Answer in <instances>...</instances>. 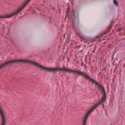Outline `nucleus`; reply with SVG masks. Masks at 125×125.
Listing matches in <instances>:
<instances>
[{"label":"nucleus","mask_w":125,"mask_h":125,"mask_svg":"<svg viewBox=\"0 0 125 125\" xmlns=\"http://www.w3.org/2000/svg\"><path fill=\"white\" fill-rule=\"evenodd\" d=\"M26 62L28 63H30L36 66L37 67H39L42 70H45L49 72H56L59 71H64L69 73H77L80 75L84 76L85 78L88 76L85 73L84 74L80 70H79L78 71H77L71 69H70L69 68L67 69L65 67L64 68H59L58 67H57L56 68H47L44 67L42 65H40L36 62L30 61L24 59L13 60L9 61L7 62H5L4 63L0 66V70L2 68L4 67L5 66L8 65L12 64L13 63L16 62Z\"/></svg>","instance_id":"1"},{"label":"nucleus","mask_w":125,"mask_h":125,"mask_svg":"<svg viewBox=\"0 0 125 125\" xmlns=\"http://www.w3.org/2000/svg\"><path fill=\"white\" fill-rule=\"evenodd\" d=\"M85 78H87V79H89L93 83H95L96 85H98V87L100 88L101 89L103 95L101 98V100L100 101H99L97 103H96V105H95V106L93 107L92 108H91V109L88 111V112L86 113L83 120V125H86L87 119L88 117L89 114L94 110L96 108L98 107L99 105L101 104L102 103L104 102L106 100V94L104 87L102 86V85H100L96 81L91 78L88 76Z\"/></svg>","instance_id":"2"},{"label":"nucleus","mask_w":125,"mask_h":125,"mask_svg":"<svg viewBox=\"0 0 125 125\" xmlns=\"http://www.w3.org/2000/svg\"><path fill=\"white\" fill-rule=\"evenodd\" d=\"M31 0H27L25 2L24 4H23V6L21 7V8L17 10L16 11H15L14 12L11 14H10L6 16H0V18H9L11 17H12L14 16V15L18 13L19 12H20L21 10H22L27 4Z\"/></svg>","instance_id":"3"},{"label":"nucleus","mask_w":125,"mask_h":125,"mask_svg":"<svg viewBox=\"0 0 125 125\" xmlns=\"http://www.w3.org/2000/svg\"><path fill=\"white\" fill-rule=\"evenodd\" d=\"M115 21L114 20L112 21H111V23H110V25H109L108 27V28L106 30L107 32H105L104 34H105L107 33L108 32H109L112 29V24L113 23H114L115 22Z\"/></svg>","instance_id":"4"},{"label":"nucleus","mask_w":125,"mask_h":125,"mask_svg":"<svg viewBox=\"0 0 125 125\" xmlns=\"http://www.w3.org/2000/svg\"><path fill=\"white\" fill-rule=\"evenodd\" d=\"M74 19L75 17L78 18V12L76 10H74Z\"/></svg>","instance_id":"5"},{"label":"nucleus","mask_w":125,"mask_h":125,"mask_svg":"<svg viewBox=\"0 0 125 125\" xmlns=\"http://www.w3.org/2000/svg\"><path fill=\"white\" fill-rule=\"evenodd\" d=\"M113 2L115 4L116 6H118V3L116 0H114Z\"/></svg>","instance_id":"6"},{"label":"nucleus","mask_w":125,"mask_h":125,"mask_svg":"<svg viewBox=\"0 0 125 125\" xmlns=\"http://www.w3.org/2000/svg\"><path fill=\"white\" fill-rule=\"evenodd\" d=\"M72 22L73 23V28H74V21H73V19L72 21Z\"/></svg>","instance_id":"7"},{"label":"nucleus","mask_w":125,"mask_h":125,"mask_svg":"<svg viewBox=\"0 0 125 125\" xmlns=\"http://www.w3.org/2000/svg\"><path fill=\"white\" fill-rule=\"evenodd\" d=\"M101 36H97L96 37L97 39H99L100 38Z\"/></svg>","instance_id":"8"},{"label":"nucleus","mask_w":125,"mask_h":125,"mask_svg":"<svg viewBox=\"0 0 125 125\" xmlns=\"http://www.w3.org/2000/svg\"><path fill=\"white\" fill-rule=\"evenodd\" d=\"M122 29V28H118V29L117 30V31H120Z\"/></svg>","instance_id":"9"},{"label":"nucleus","mask_w":125,"mask_h":125,"mask_svg":"<svg viewBox=\"0 0 125 125\" xmlns=\"http://www.w3.org/2000/svg\"><path fill=\"white\" fill-rule=\"evenodd\" d=\"M81 38V39H83V40H85V39L83 38V36H81L80 37Z\"/></svg>","instance_id":"10"},{"label":"nucleus","mask_w":125,"mask_h":125,"mask_svg":"<svg viewBox=\"0 0 125 125\" xmlns=\"http://www.w3.org/2000/svg\"><path fill=\"white\" fill-rule=\"evenodd\" d=\"M102 107H103V108H104V104H103L102 105Z\"/></svg>","instance_id":"11"},{"label":"nucleus","mask_w":125,"mask_h":125,"mask_svg":"<svg viewBox=\"0 0 125 125\" xmlns=\"http://www.w3.org/2000/svg\"><path fill=\"white\" fill-rule=\"evenodd\" d=\"M81 46H78L77 47V48H80L81 47Z\"/></svg>","instance_id":"12"},{"label":"nucleus","mask_w":125,"mask_h":125,"mask_svg":"<svg viewBox=\"0 0 125 125\" xmlns=\"http://www.w3.org/2000/svg\"><path fill=\"white\" fill-rule=\"evenodd\" d=\"M119 35H122V33H120L119 34Z\"/></svg>","instance_id":"13"},{"label":"nucleus","mask_w":125,"mask_h":125,"mask_svg":"<svg viewBox=\"0 0 125 125\" xmlns=\"http://www.w3.org/2000/svg\"><path fill=\"white\" fill-rule=\"evenodd\" d=\"M101 74V72H100V73H99V74Z\"/></svg>","instance_id":"14"},{"label":"nucleus","mask_w":125,"mask_h":125,"mask_svg":"<svg viewBox=\"0 0 125 125\" xmlns=\"http://www.w3.org/2000/svg\"><path fill=\"white\" fill-rule=\"evenodd\" d=\"M116 68H115V70H116Z\"/></svg>","instance_id":"15"},{"label":"nucleus","mask_w":125,"mask_h":125,"mask_svg":"<svg viewBox=\"0 0 125 125\" xmlns=\"http://www.w3.org/2000/svg\"><path fill=\"white\" fill-rule=\"evenodd\" d=\"M98 97H99V95H98Z\"/></svg>","instance_id":"16"},{"label":"nucleus","mask_w":125,"mask_h":125,"mask_svg":"<svg viewBox=\"0 0 125 125\" xmlns=\"http://www.w3.org/2000/svg\"><path fill=\"white\" fill-rule=\"evenodd\" d=\"M124 66H125V65H124Z\"/></svg>","instance_id":"17"},{"label":"nucleus","mask_w":125,"mask_h":125,"mask_svg":"<svg viewBox=\"0 0 125 125\" xmlns=\"http://www.w3.org/2000/svg\"><path fill=\"white\" fill-rule=\"evenodd\" d=\"M124 66H125V65H124Z\"/></svg>","instance_id":"18"}]
</instances>
